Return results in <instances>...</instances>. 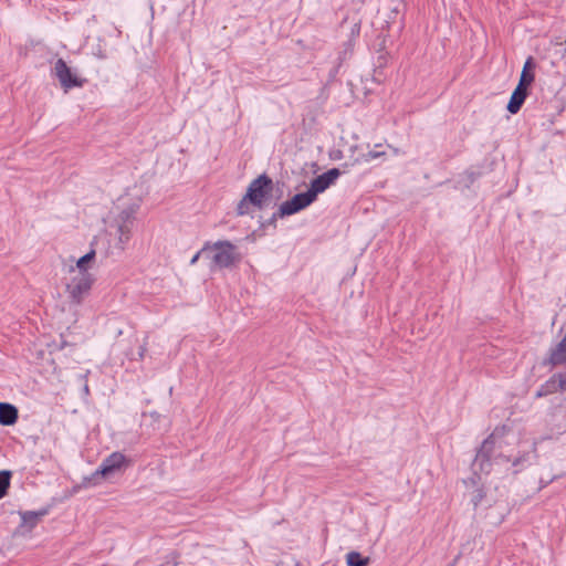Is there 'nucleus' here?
Returning a JSON list of instances; mask_svg holds the SVG:
<instances>
[{"label":"nucleus","mask_w":566,"mask_h":566,"mask_svg":"<svg viewBox=\"0 0 566 566\" xmlns=\"http://www.w3.org/2000/svg\"><path fill=\"white\" fill-rule=\"evenodd\" d=\"M142 198L133 190H128L117 198L114 203L116 217L114 227L116 229V248L123 251L130 240L135 213L139 209Z\"/></svg>","instance_id":"f257e3e1"},{"label":"nucleus","mask_w":566,"mask_h":566,"mask_svg":"<svg viewBox=\"0 0 566 566\" xmlns=\"http://www.w3.org/2000/svg\"><path fill=\"white\" fill-rule=\"evenodd\" d=\"M203 258L209 261L210 270L217 271L235 266L241 261V253L230 241L220 240L203 245Z\"/></svg>","instance_id":"f03ea898"},{"label":"nucleus","mask_w":566,"mask_h":566,"mask_svg":"<svg viewBox=\"0 0 566 566\" xmlns=\"http://www.w3.org/2000/svg\"><path fill=\"white\" fill-rule=\"evenodd\" d=\"M95 283L94 275L71 274L65 281V294L71 305L78 306L90 295Z\"/></svg>","instance_id":"7ed1b4c3"},{"label":"nucleus","mask_w":566,"mask_h":566,"mask_svg":"<svg viewBox=\"0 0 566 566\" xmlns=\"http://www.w3.org/2000/svg\"><path fill=\"white\" fill-rule=\"evenodd\" d=\"M127 465L128 461L123 453L113 452L91 476L85 478L84 482L90 485H96L101 479H107L115 473L122 472Z\"/></svg>","instance_id":"20e7f679"},{"label":"nucleus","mask_w":566,"mask_h":566,"mask_svg":"<svg viewBox=\"0 0 566 566\" xmlns=\"http://www.w3.org/2000/svg\"><path fill=\"white\" fill-rule=\"evenodd\" d=\"M273 181L266 175H261L250 184V203L263 208L271 203Z\"/></svg>","instance_id":"39448f33"},{"label":"nucleus","mask_w":566,"mask_h":566,"mask_svg":"<svg viewBox=\"0 0 566 566\" xmlns=\"http://www.w3.org/2000/svg\"><path fill=\"white\" fill-rule=\"evenodd\" d=\"M54 74L65 92L72 87H81L84 84V80L73 74L63 59L55 62Z\"/></svg>","instance_id":"423d86ee"},{"label":"nucleus","mask_w":566,"mask_h":566,"mask_svg":"<svg viewBox=\"0 0 566 566\" xmlns=\"http://www.w3.org/2000/svg\"><path fill=\"white\" fill-rule=\"evenodd\" d=\"M314 200L315 198L308 190L303 193H297L291 200L280 206L279 214L281 217L293 214L311 205Z\"/></svg>","instance_id":"0eeeda50"},{"label":"nucleus","mask_w":566,"mask_h":566,"mask_svg":"<svg viewBox=\"0 0 566 566\" xmlns=\"http://www.w3.org/2000/svg\"><path fill=\"white\" fill-rule=\"evenodd\" d=\"M340 175L339 169L332 168L328 171L317 176L311 181L308 191L314 198L325 191Z\"/></svg>","instance_id":"6e6552de"},{"label":"nucleus","mask_w":566,"mask_h":566,"mask_svg":"<svg viewBox=\"0 0 566 566\" xmlns=\"http://www.w3.org/2000/svg\"><path fill=\"white\" fill-rule=\"evenodd\" d=\"M21 524L17 530V533L24 535L30 533L40 522V520L48 514V510L43 509L40 511H25L20 512Z\"/></svg>","instance_id":"1a4fd4ad"},{"label":"nucleus","mask_w":566,"mask_h":566,"mask_svg":"<svg viewBox=\"0 0 566 566\" xmlns=\"http://www.w3.org/2000/svg\"><path fill=\"white\" fill-rule=\"evenodd\" d=\"M96 261V251L95 249H91L86 254L78 258L75 264H71L67 268V273L70 274H85V275H94L90 272V270L94 266Z\"/></svg>","instance_id":"9d476101"},{"label":"nucleus","mask_w":566,"mask_h":566,"mask_svg":"<svg viewBox=\"0 0 566 566\" xmlns=\"http://www.w3.org/2000/svg\"><path fill=\"white\" fill-rule=\"evenodd\" d=\"M557 390H566V374L554 375L546 384L537 391L536 397H542L549 392Z\"/></svg>","instance_id":"9b49d317"},{"label":"nucleus","mask_w":566,"mask_h":566,"mask_svg":"<svg viewBox=\"0 0 566 566\" xmlns=\"http://www.w3.org/2000/svg\"><path fill=\"white\" fill-rule=\"evenodd\" d=\"M527 88L528 87L526 86L517 85L516 88L514 90L507 104V111L511 114H516L521 109L528 94Z\"/></svg>","instance_id":"f8f14e48"},{"label":"nucleus","mask_w":566,"mask_h":566,"mask_svg":"<svg viewBox=\"0 0 566 566\" xmlns=\"http://www.w3.org/2000/svg\"><path fill=\"white\" fill-rule=\"evenodd\" d=\"M18 420V409L8 402H0V424L12 426Z\"/></svg>","instance_id":"ddd939ff"},{"label":"nucleus","mask_w":566,"mask_h":566,"mask_svg":"<svg viewBox=\"0 0 566 566\" xmlns=\"http://www.w3.org/2000/svg\"><path fill=\"white\" fill-rule=\"evenodd\" d=\"M549 361L553 365H562L566 363V336L552 349Z\"/></svg>","instance_id":"4468645a"},{"label":"nucleus","mask_w":566,"mask_h":566,"mask_svg":"<svg viewBox=\"0 0 566 566\" xmlns=\"http://www.w3.org/2000/svg\"><path fill=\"white\" fill-rule=\"evenodd\" d=\"M535 66L534 60L532 56H530L522 70L520 82L517 85L526 86L528 87L535 80V75L532 72V69Z\"/></svg>","instance_id":"2eb2a0df"},{"label":"nucleus","mask_w":566,"mask_h":566,"mask_svg":"<svg viewBox=\"0 0 566 566\" xmlns=\"http://www.w3.org/2000/svg\"><path fill=\"white\" fill-rule=\"evenodd\" d=\"M346 563L348 566H367L369 557H361L360 553L353 551L346 555Z\"/></svg>","instance_id":"dca6fc26"},{"label":"nucleus","mask_w":566,"mask_h":566,"mask_svg":"<svg viewBox=\"0 0 566 566\" xmlns=\"http://www.w3.org/2000/svg\"><path fill=\"white\" fill-rule=\"evenodd\" d=\"M11 472L8 470L0 471V499H2L10 486Z\"/></svg>","instance_id":"f3484780"},{"label":"nucleus","mask_w":566,"mask_h":566,"mask_svg":"<svg viewBox=\"0 0 566 566\" xmlns=\"http://www.w3.org/2000/svg\"><path fill=\"white\" fill-rule=\"evenodd\" d=\"M384 156H386V151L373 149V150H369L367 154L363 155V159H364V161H370V160H374V159H377V158H380Z\"/></svg>","instance_id":"a211bd4d"},{"label":"nucleus","mask_w":566,"mask_h":566,"mask_svg":"<svg viewBox=\"0 0 566 566\" xmlns=\"http://www.w3.org/2000/svg\"><path fill=\"white\" fill-rule=\"evenodd\" d=\"M247 201H248V191L242 196V199L240 200V202L238 205V214L242 216L247 212L245 211Z\"/></svg>","instance_id":"6ab92c4d"},{"label":"nucleus","mask_w":566,"mask_h":566,"mask_svg":"<svg viewBox=\"0 0 566 566\" xmlns=\"http://www.w3.org/2000/svg\"><path fill=\"white\" fill-rule=\"evenodd\" d=\"M491 444H492V436H490L488 439L484 440V442L482 444V449L479 452V455H481L484 450H488Z\"/></svg>","instance_id":"aec40b11"},{"label":"nucleus","mask_w":566,"mask_h":566,"mask_svg":"<svg viewBox=\"0 0 566 566\" xmlns=\"http://www.w3.org/2000/svg\"><path fill=\"white\" fill-rule=\"evenodd\" d=\"M201 255L203 256V248L192 256V259L190 260V264H196Z\"/></svg>","instance_id":"412c9836"},{"label":"nucleus","mask_w":566,"mask_h":566,"mask_svg":"<svg viewBox=\"0 0 566 566\" xmlns=\"http://www.w3.org/2000/svg\"><path fill=\"white\" fill-rule=\"evenodd\" d=\"M145 353H146V346H145V345H143V346L140 347V349H139V353H138V355H139V358H140V359H143V358H144Z\"/></svg>","instance_id":"4be33fe9"}]
</instances>
